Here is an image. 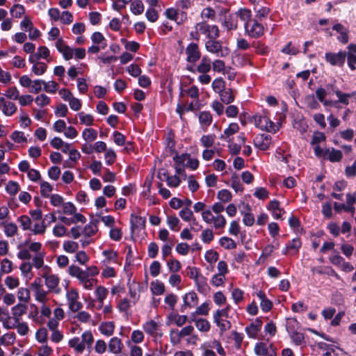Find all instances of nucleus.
I'll use <instances>...</instances> for the list:
<instances>
[{
	"instance_id": "nucleus-1",
	"label": "nucleus",
	"mask_w": 356,
	"mask_h": 356,
	"mask_svg": "<svg viewBox=\"0 0 356 356\" xmlns=\"http://www.w3.org/2000/svg\"><path fill=\"white\" fill-rule=\"evenodd\" d=\"M218 38H209L205 42V49L207 51L214 54L217 56L226 57L229 54V49L227 47L222 49L221 42L217 40Z\"/></svg>"
},
{
	"instance_id": "nucleus-2",
	"label": "nucleus",
	"mask_w": 356,
	"mask_h": 356,
	"mask_svg": "<svg viewBox=\"0 0 356 356\" xmlns=\"http://www.w3.org/2000/svg\"><path fill=\"white\" fill-rule=\"evenodd\" d=\"M194 29L199 31L200 35H205L207 39L220 37L218 26L215 24L210 25L205 20L197 23Z\"/></svg>"
},
{
	"instance_id": "nucleus-3",
	"label": "nucleus",
	"mask_w": 356,
	"mask_h": 356,
	"mask_svg": "<svg viewBox=\"0 0 356 356\" xmlns=\"http://www.w3.org/2000/svg\"><path fill=\"white\" fill-rule=\"evenodd\" d=\"M244 29L245 33L252 38H259L264 33V27L257 19L245 22Z\"/></svg>"
},
{
	"instance_id": "nucleus-4",
	"label": "nucleus",
	"mask_w": 356,
	"mask_h": 356,
	"mask_svg": "<svg viewBox=\"0 0 356 356\" xmlns=\"http://www.w3.org/2000/svg\"><path fill=\"white\" fill-rule=\"evenodd\" d=\"M45 272L42 275L44 278L45 285L49 289V291H53L56 294L60 293V289L58 287L60 278L56 275H48L51 272V268L48 266H44Z\"/></svg>"
},
{
	"instance_id": "nucleus-5",
	"label": "nucleus",
	"mask_w": 356,
	"mask_h": 356,
	"mask_svg": "<svg viewBox=\"0 0 356 356\" xmlns=\"http://www.w3.org/2000/svg\"><path fill=\"white\" fill-rule=\"evenodd\" d=\"M346 58V51H339L338 53L326 52L325 60L332 66L343 67Z\"/></svg>"
},
{
	"instance_id": "nucleus-6",
	"label": "nucleus",
	"mask_w": 356,
	"mask_h": 356,
	"mask_svg": "<svg viewBox=\"0 0 356 356\" xmlns=\"http://www.w3.org/2000/svg\"><path fill=\"white\" fill-rule=\"evenodd\" d=\"M186 54L187 55L186 61L188 63H195L201 58V52L197 43L191 42L186 48Z\"/></svg>"
},
{
	"instance_id": "nucleus-7",
	"label": "nucleus",
	"mask_w": 356,
	"mask_h": 356,
	"mask_svg": "<svg viewBox=\"0 0 356 356\" xmlns=\"http://www.w3.org/2000/svg\"><path fill=\"white\" fill-rule=\"evenodd\" d=\"M272 137L270 135L262 134L256 136L253 140L254 145L261 151L268 150L271 143Z\"/></svg>"
},
{
	"instance_id": "nucleus-8",
	"label": "nucleus",
	"mask_w": 356,
	"mask_h": 356,
	"mask_svg": "<svg viewBox=\"0 0 356 356\" xmlns=\"http://www.w3.org/2000/svg\"><path fill=\"white\" fill-rule=\"evenodd\" d=\"M41 84L44 85V90L49 93H55L58 88V84L54 81H51L52 88H49V83L38 79L33 81L32 92L35 94L39 93L42 90Z\"/></svg>"
},
{
	"instance_id": "nucleus-9",
	"label": "nucleus",
	"mask_w": 356,
	"mask_h": 356,
	"mask_svg": "<svg viewBox=\"0 0 356 356\" xmlns=\"http://www.w3.org/2000/svg\"><path fill=\"white\" fill-rule=\"evenodd\" d=\"M302 247V241L300 238H295L289 241L282 250L284 255L294 254L298 253Z\"/></svg>"
},
{
	"instance_id": "nucleus-10",
	"label": "nucleus",
	"mask_w": 356,
	"mask_h": 356,
	"mask_svg": "<svg viewBox=\"0 0 356 356\" xmlns=\"http://www.w3.org/2000/svg\"><path fill=\"white\" fill-rule=\"evenodd\" d=\"M229 10L225 9L221 11V15L224 13L225 15L222 20V26L226 28L227 31L236 30L238 28V19L237 16L233 14L226 15Z\"/></svg>"
},
{
	"instance_id": "nucleus-11",
	"label": "nucleus",
	"mask_w": 356,
	"mask_h": 356,
	"mask_svg": "<svg viewBox=\"0 0 356 356\" xmlns=\"http://www.w3.org/2000/svg\"><path fill=\"white\" fill-rule=\"evenodd\" d=\"M263 322L260 318H257L254 322L245 327L248 336L252 339H256L258 332L261 330Z\"/></svg>"
},
{
	"instance_id": "nucleus-12",
	"label": "nucleus",
	"mask_w": 356,
	"mask_h": 356,
	"mask_svg": "<svg viewBox=\"0 0 356 356\" xmlns=\"http://www.w3.org/2000/svg\"><path fill=\"white\" fill-rule=\"evenodd\" d=\"M280 202L277 200H271L267 207V209L272 211V215L275 219H280L283 213H285L284 209L280 207Z\"/></svg>"
},
{
	"instance_id": "nucleus-13",
	"label": "nucleus",
	"mask_w": 356,
	"mask_h": 356,
	"mask_svg": "<svg viewBox=\"0 0 356 356\" xmlns=\"http://www.w3.org/2000/svg\"><path fill=\"white\" fill-rule=\"evenodd\" d=\"M72 215V218H67L65 216H59L58 219L66 225H70L71 224H76L79 222L85 223L86 221V217L80 213H74Z\"/></svg>"
},
{
	"instance_id": "nucleus-14",
	"label": "nucleus",
	"mask_w": 356,
	"mask_h": 356,
	"mask_svg": "<svg viewBox=\"0 0 356 356\" xmlns=\"http://www.w3.org/2000/svg\"><path fill=\"white\" fill-rule=\"evenodd\" d=\"M257 296L261 300L260 307L261 310L264 312H270L273 307V303L271 300L267 298L265 292L263 291H259L257 293Z\"/></svg>"
},
{
	"instance_id": "nucleus-15",
	"label": "nucleus",
	"mask_w": 356,
	"mask_h": 356,
	"mask_svg": "<svg viewBox=\"0 0 356 356\" xmlns=\"http://www.w3.org/2000/svg\"><path fill=\"white\" fill-rule=\"evenodd\" d=\"M124 345L120 339L114 337L108 342V350L110 352L118 354L120 353Z\"/></svg>"
},
{
	"instance_id": "nucleus-16",
	"label": "nucleus",
	"mask_w": 356,
	"mask_h": 356,
	"mask_svg": "<svg viewBox=\"0 0 356 356\" xmlns=\"http://www.w3.org/2000/svg\"><path fill=\"white\" fill-rule=\"evenodd\" d=\"M146 218L134 213L131 214V228L134 230L137 228L144 229L145 227Z\"/></svg>"
},
{
	"instance_id": "nucleus-17",
	"label": "nucleus",
	"mask_w": 356,
	"mask_h": 356,
	"mask_svg": "<svg viewBox=\"0 0 356 356\" xmlns=\"http://www.w3.org/2000/svg\"><path fill=\"white\" fill-rule=\"evenodd\" d=\"M195 282L197 286V290L200 293L206 294L209 291L210 287L207 283V279L202 275H200V278L196 279Z\"/></svg>"
},
{
	"instance_id": "nucleus-18",
	"label": "nucleus",
	"mask_w": 356,
	"mask_h": 356,
	"mask_svg": "<svg viewBox=\"0 0 356 356\" xmlns=\"http://www.w3.org/2000/svg\"><path fill=\"white\" fill-rule=\"evenodd\" d=\"M213 322L216 326L219 327L221 333H224L225 331L229 330L232 327V323L227 319H223L222 317H218L213 316Z\"/></svg>"
},
{
	"instance_id": "nucleus-19",
	"label": "nucleus",
	"mask_w": 356,
	"mask_h": 356,
	"mask_svg": "<svg viewBox=\"0 0 356 356\" xmlns=\"http://www.w3.org/2000/svg\"><path fill=\"white\" fill-rule=\"evenodd\" d=\"M160 325L154 320H149L143 325L144 331L149 335L154 337Z\"/></svg>"
},
{
	"instance_id": "nucleus-20",
	"label": "nucleus",
	"mask_w": 356,
	"mask_h": 356,
	"mask_svg": "<svg viewBox=\"0 0 356 356\" xmlns=\"http://www.w3.org/2000/svg\"><path fill=\"white\" fill-rule=\"evenodd\" d=\"M99 223L98 220H93L92 221L90 222L88 224H87L83 230V234L87 236L90 237L93 235H95L97 232L98 231L97 228V224Z\"/></svg>"
},
{
	"instance_id": "nucleus-21",
	"label": "nucleus",
	"mask_w": 356,
	"mask_h": 356,
	"mask_svg": "<svg viewBox=\"0 0 356 356\" xmlns=\"http://www.w3.org/2000/svg\"><path fill=\"white\" fill-rule=\"evenodd\" d=\"M179 216L186 222L191 221L193 225H197V221L193 216V211L189 208H184L179 212Z\"/></svg>"
},
{
	"instance_id": "nucleus-22",
	"label": "nucleus",
	"mask_w": 356,
	"mask_h": 356,
	"mask_svg": "<svg viewBox=\"0 0 356 356\" xmlns=\"http://www.w3.org/2000/svg\"><path fill=\"white\" fill-rule=\"evenodd\" d=\"M175 134L174 131L170 129L165 136V143H166V147L169 149L170 152L171 154L175 153Z\"/></svg>"
},
{
	"instance_id": "nucleus-23",
	"label": "nucleus",
	"mask_w": 356,
	"mask_h": 356,
	"mask_svg": "<svg viewBox=\"0 0 356 356\" xmlns=\"http://www.w3.org/2000/svg\"><path fill=\"white\" fill-rule=\"evenodd\" d=\"M218 94L221 101L225 104H229L234 100V96L231 88H225Z\"/></svg>"
},
{
	"instance_id": "nucleus-24",
	"label": "nucleus",
	"mask_w": 356,
	"mask_h": 356,
	"mask_svg": "<svg viewBox=\"0 0 356 356\" xmlns=\"http://www.w3.org/2000/svg\"><path fill=\"white\" fill-rule=\"evenodd\" d=\"M115 325L112 321L104 322L100 325L99 330L102 334L107 337L113 335L114 332Z\"/></svg>"
},
{
	"instance_id": "nucleus-25",
	"label": "nucleus",
	"mask_w": 356,
	"mask_h": 356,
	"mask_svg": "<svg viewBox=\"0 0 356 356\" xmlns=\"http://www.w3.org/2000/svg\"><path fill=\"white\" fill-rule=\"evenodd\" d=\"M150 289L153 295L159 296L164 293L165 286L163 282L159 280L152 281Z\"/></svg>"
},
{
	"instance_id": "nucleus-26",
	"label": "nucleus",
	"mask_w": 356,
	"mask_h": 356,
	"mask_svg": "<svg viewBox=\"0 0 356 356\" xmlns=\"http://www.w3.org/2000/svg\"><path fill=\"white\" fill-rule=\"evenodd\" d=\"M328 153L329 155L327 159L332 163L339 162L343 159V154L341 150L332 147L331 151Z\"/></svg>"
},
{
	"instance_id": "nucleus-27",
	"label": "nucleus",
	"mask_w": 356,
	"mask_h": 356,
	"mask_svg": "<svg viewBox=\"0 0 356 356\" xmlns=\"http://www.w3.org/2000/svg\"><path fill=\"white\" fill-rule=\"evenodd\" d=\"M239 126L237 123H230L227 129L224 130V134L220 136V139H225V137H229L238 131Z\"/></svg>"
},
{
	"instance_id": "nucleus-28",
	"label": "nucleus",
	"mask_w": 356,
	"mask_h": 356,
	"mask_svg": "<svg viewBox=\"0 0 356 356\" xmlns=\"http://www.w3.org/2000/svg\"><path fill=\"white\" fill-rule=\"evenodd\" d=\"M236 16L239 17L241 21H244L245 22H250V20L253 19L252 18L251 10L245 8H240L236 13Z\"/></svg>"
},
{
	"instance_id": "nucleus-29",
	"label": "nucleus",
	"mask_w": 356,
	"mask_h": 356,
	"mask_svg": "<svg viewBox=\"0 0 356 356\" xmlns=\"http://www.w3.org/2000/svg\"><path fill=\"white\" fill-rule=\"evenodd\" d=\"M219 243L221 246L227 250H232L236 248V243L231 238L222 236L220 238Z\"/></svg>"
},
{
	"instance_id": "nucleus-30",
	"label": "nucleus",
	"mask_w": 356,
	"mask_h": 356,
	"mask_svg": "<svg viewBox=\"0 0 356 356\" xmlns=\"http://www.w3.org/2000/svg\"><path fill=\"white\" fill-rule=\"evenodd\" d=\"M195 326L200 332H207L210 330L211 325L208 320L202 318H197Z\"/></svg>"
},
{
	"instance_id": "nucleus-31",
	"label": "nucleus",
	"mask_w": 356,
	"mask_h": 356,
	"mask_svg": "<svg viewBox=\"0 0 356 356\" xmlns=\"http://www.w3.org/2000/svg\"><path fill=\"white\" fill-rule=\"evenodd\" d=\"M69 346L71 348H74L79 353H82L85 349L84 343L79 342V338L77 337H75L69 341Z\"/></svg>"
},
{
	"instance_id": "nucleus-32",
	"label": "nucleus",
	"mask_w": 356,
	"mask_h": 356,
	"mask_svg": "<svg viewBox=\"0 0 356 356\" xmlns=\"http://www.w3.org/2000/svg\"><path fill=\"white\" fill-rule=\"evenodd\" d=\"M268 348L264 342H258L255 344L254 351L258 356H266L268 355Z\"/></svg>"
},
{
	"instance_id": "nucleus-33",
	"label": "nucleus",
	"mask_w": 356,
	"mask_h": 356,
	"mask_svg": "<svg viewBox=\"0 0 356 356\" xmlns=\"http://www.w3.org/2000/svg\"><path fill=\"white\" fill-rule=\"evenodd\" d=\"M254 10L256 13L254 19H257L258 21H261L263 19L266 18L270 12V9L265 6H262L258 10L254 8Z\"/></svg>"
},
{
	"instance_id": "nucleus-34",
	"label": "nucleus",
	"mask_w": 356,
	"mask_h": 356,
	"mask_svg": "<svg viewBox=\"0 0 356 356\" xmlns=\"http://www.w3.org/2000/svg\"><path fill=\"white\" fill-rule=\"evenodd\" d=\"M82 136L85 140L93 141L97 137V132L92 128H86L82 133Z\"/></svg>"
},
{
	"instance_id": "nucleus-35",
	"label": "nucleus",
	"mask_w": 356,
	"mask_h": 356,
	"mask_svg": "<svg viewBox=\"0 0 356 356\" xmlns=\"http://www.w3.org/2000/svg\"><path fill=\"white\" fill-rule=\"evenodd\" d=\"M131 10L136 15H140L144 11V5L140 0H135L131 5Z\"/></svg>"
},
{
	"instance_id": "nucleus-36",
	"label": "nucleus",
	"mask_w": 356,
	"mask_h": 356,
	"mask_svg": "<svg viewBox=\"0 0 356 356\" xmlns=\"http://www.w3.org/2000/svg\"><path fill=\"white\" fill-rule=\"evenodd\" d=\"M183 300L188 301L192 308L198 304V297L193 291L185 294L183 297Z\"/></svg>"
},
{
	"instance_id": "nucleus-37",
	"label": "nucleus",
	"mask_w": 356,
	"mask_h": 356,
	"mask_svg": "<svg viewBox=\"0 0 356 356\" xmlns=\"http://www.w3.org/2000/svg\"><path fill=\"white\" fill-rule=\"evenodd\" d=\"M10 12L13 17L19 18L25 13V8L21 4H14L10 8Z\"/></svg>"
},
{
	"instance_id": "nucleus-38",
	"label": "nucleus",
	"mask_w": 356,
	"mask_h": 356,
	"mask_svg": "<svg viewBox=\"0 0 356 356\" xmlns=\"http://www.w3.org/2000/svg\"><path fill=\"white\" fill-rule=\"evenodd\" d=\"M200 122L207 127L209 126L212 122V116L209 111H202L199 115Z\"/></svg>"
},
{
	"instance_id": "nucleus-39",
	"label": "nucleus",
	"mask_w": 356,
	"mask_h": 356,
	"mask_svg": "<svg viewBox=\"0 0 356 356\" xmlns=\"http://www.w3.org/2000/svg\"><path fill=\"white\" fill-rule=\"evenodd\" d=\"M212 88L216 92H220L225 89V81L222 78H216L212 82Z\"/></svg>"
},
{
	"instance_id": "nucleus-40",
	"label": "nucleus",
	"mask_w": 356,
	"mask_h": 356,
	"mask_svg": "<svg viewBox=\"0 0 356 356\" xmlns=\"http://www.w3.org/2000/svg\"><path fill=\"white\" fill-rule=\"evenodd\" d=\"M215 138L216 136L214 134L204 135L200 138V143L202 146L209 148L213 145Z\"/></svg>"
},
{
	"instance_id": "nucleus-41",
	"label": "nucleus",
	"mask_w": 356,
	"mask_h": 356,
	"mask_svg": "<svg viewBox=\"0 0 356 356\" xmlns=\"http://www.w3.org/2000/svg\"><path fill=\"white\" fill-rule=\"evenodd\" d=\"M202 19L214 20L216 18V11L211 7L204 8L200 14Z\"/></svg>"
},
{
	"instance_id": "nucleus-42",
	"label": "nucleus",
	"mask_w": 356,
	"mask_h": 356,
	"mask_svg": "<svg viewBox=\"0 0 356 356\" xmlns=\"http://www.w3.org/2000/svg\"><path fill=\"white\" fill-rule=\"evenodd\" d=\"M27 306L24 304L18 303L12 308L13 316H22L26 312Z\"/></svg>"
},
{
	"instance_id": "nucleus-43",
	"label": "nucleus",
	"mask_w": 356,
	"mask_h": 356,
	"mask_svg": "<svg viewBox=\"0 0 356 356\" xmlns=\"http://www.w3.org/2000/svg\"><path fill=\"white\" fill-rule=\"evenodd\" d=\"M17 111V106L13 102H8L2 108L3 114L6 116L13 115Z\"/></svg>"
},
{
	"instance_id": "nucleus-44",
	"label": "nucleus",
	"mask_w": 356,
	"mask_h": 356,
	"mask_svg": "<svg viewBox=\"0 0 356 356\" xmlns=\"http://www.w3.org/2000/svg\"><path fill=\"white\" fill-rule=\"evenodd\" d=\"M281 52L284 54L295 56V55H297L300 52V51H299V49L297 47L292 46V42H289L281 49Z\"/></svg>"
},
{
	"instance_id": "nucleus-45",
	"label": "nucleus",
	"mask_w": 356,
	"mask_h": 356,
	"mask_svg": "<svg viewBox=\"0 0 356 356\" xmlns=\"http://www.w3.org/2000/svg\"><path fill=\"white\" fill-rule=\"evenodd\" d=\"M335 95L339 98L338 103H341L344 105H348L349 104V98H350L353 96V94L350 93H343L341 90H336Z\"/></svg>"
},
{
	"instance_id": "nucleus-46",
	"label": "nucleus",
	"mask_w": 356,
	"mask_h": 356,
	"mask_svg": "<svg viewBox=\"0 0 356 356\" xmlns=\"http://www.w3.org/2000/svg\"><path fill=\"white\" fill-rule=\"evenodd\" d=\"M47 69V65L42 62H38L36 64H34L32 67V72L35 75H42L43 74Z\"/></svg>"
},
{
	"instance_id": "nucleus-47",
	"label": "nucleus",
	"mask_w": 356,
	"mask_h": 356,
	"mask_svg": "<svg viewBox=\"0 0 356 356\" xmlns=\"http://www.w3.org/2000/svg\"><path fill=\"white\" fill-rule=\"evenodd\" d=\"M19 190V185L17 181H9L6 186V192L10 195H15Z\"/></svg>"
},
{
	"instance_id": "nucleus-48",
	"label": "nucleus",
	"mask_w": 356,
	"mask_h": 356,
	"mask_svg": "<svg viewBox=\"0 0 356 356\" xmlns=\"http://www.w3.org/2000/svg\"><path fill=\"white\" fill-rule=\"evenodd\" d=\"M79 245L75 241H67L63 243V249L69 253H74L77 251Z\"/></svg>"
},
{
	"instance_id": "nucleus-49",
	"label": "nucleus",
	"mask_w": 356,
	"mask_h": 356,
	"mask_svg": "<svg viewBox=\"0 0 356 356\" xmlns=\"http://www.w3.org/2000/svg\"><path fill=\"white\" fill-rule=\"evenodd\" d=\"M17 220L20 222L23 230L31 229V220L28 216L22 215L18 218Z\"/></svg>"
},
{
	"instance_id": "nucleus-50",
	"label": "nucleus",
	"mask_w": 356,
	"mask_h": 356,
	"mask_svg": "<svg viewBox=\"0 0 356 356\" xmlns=\"http://www.w3.org/2000/svg\"><path fill=\"white\" fill-rule=\"evenodd\" d=\"M204 258L208 263H215L219 259V254L215 250H209L206 252Z\"/></svg>"
},
{
	"instance_id": "nucleus-51",
	"label": "nucleus",
	"mask_w": 356,
	"mask_h": 356,
	"mask_svg": "<svg viewBox=\"0 0 356 356\" xmlns=\"http://www.w3.org/2000/svg\"><path fill=\"white\" fill-rule=\"evenodd\" d=\"M17 296H18V299L20 301H24L25 302H28L31 299L29 289H28L26 288L19 289L18 292H17Z\"/></svg>"
},
{
	"instance_id": "nucleus-52",
	"label": "nucleus",
	"mask_w": 356,
	"mask_h": 356,
	"mask_svg": "<svg viewBox=\"0 0 356 356\" xmlns=\"http://www.w3.org/2000/svg\"><path fill=\"white\" fill-rule=\"evenodd\" d=\"M17 232V227L13 222H10L4 225V232L7 236L11 237L16 234Z\"/></svg>"
},
{
	"instance_id": "nucleus-53",
	"label": "nucleus",
	"mask_w": 356,
	"mask_h": 356,
	"mask_svg": "<svg viewBox=\"0 0 356 356\" xmlns=\"http://www.w3.org/2000/svg\"><path fill=\"white\" fill-rule=\"evenodd\" d=\"M217 197L223 202H228L232 200V193L229 190L222 189L218 191Z\"/></svg>"
},
{
	"instance_id": "nucleus-54",
	"label": "nucleus",
	"mask_w": 356,
	"mask_h": 356,
	"mask_svg": "<svg viewBox=\"0 0 356 356\" xmlns=\"http://www.w3.org/2000/svg\"><path fill=\"white\" fill-rule=\"evenodd\" d=\"M53 187L47 181H42L40 184V193L44 197H49V193L52 191Z\"/></svg>"
},
{
	"instance_id": "nucleus-55",
	"label": "nucleus",
	"mask_w": 356,
	"mask_h": 356,
	"mask_svg": "<svg viewBox=\"0 0 356 356\" xmlns=\"http://www.w3.org/2000/svg\"><path fill=\"white\" fill-rule=\"evenodd\" d=\"M48 292L44 291L42 288L35 291V300L41 303H45L47 300V296Z\"/></svg>"
},
{
	"instance_id": "nucleus-56",
	"label": "nucleus",
	"mask_w": 356,
	"mask_h": 356,
	"mask_svg": "<svg viewBox=\"0 0 356 356\" xmlns=\"http://www.w3.org/2000/svg\"><path fill=\"white\" fill-rule=\"evenodd\" d=\"M298 322L296 318H288L286 323V330L288 332L289 334H291L297 330V325Z\"/></svg>"
},
{
	"instance_id": "nucleus-57",
	"label": "nucleus",
	"mask_w": 356,
	"mask_h": 356,
	"mask_svg": "<svg viewBox=\"0 0 356 356\" xmlns=\"http://www.w3.org/2000/svg\"><path fill=\"white\" fill-rule=\"evenodd\" d=\"M325 139L326 137L324 133L321 131H315L312 136L311 145H318L320 143L325 141Z\"/></svg>"
},
{
	"instance_id": "nucleus-58",
	"label": "nucleus",
	"mask_w": 356,
	"mask_h": 356,
	"mask_svg": "<svg viewBox=\"0 0 356 356\" xmlns=\"http://www.w3.org/2000/svg\"><path fill=\"white\" fill-rule=\"evenodd\" d=\"M82 341L88 348L90 347L93 343L94 339L91 331H85L81 335Z\"/></svg>"
},
{
	"instance_id": "nucleus-59",
	"label": "nucleus",
	"mask_w": 356,
	"mask_h": 356,
	"mask_svg": "<svg viewBox=\"0 0 356 356\" xmlns=\"http://www.w3.org/2000/svg\"><path fill=\"white\" fill-rule=\"evenodd\" d=\"M113 142L118 146L125 145L126 138L121 132L115 131L113 134Z\"/></svg>"
},
{
	"instance_id": "nucleus-60",
	"label": "nucleus",
	"mask_w": 356,
	"mask_h": 356,
	"mask_svg": "<svg viewBox=\"0 0 356 356\" xmlns=\"http://www.w3.org/2000/svg\"><path fill=\"white\" fill-rule=\"evenodd\" d=\"M95 293L97 300L99 302H103L108 294V290L103 286H99Z\"/></svg>"
},
{
	"instance_id": "nucleus-61",
	"label": "nucleus",
	"mask_w": 356,
	"mask_h": 356,
	"mask_svg": "<svg viewBox=\"0 0 356 356\" xmlns=\"http://www.w3.org/2000/svg\"><path fill=\"white\" fill-rule=\"evenodd\" d=\"M201 238L204 243H210L214 238L213 231L209 229H206L202 231Z\"/></svg>"
},
{
	"instance_id": "nucleus-62",
	"label": "nucleus",
	"mask_w": 356,
	"mask_h": 356,
	"mask_svg": "<svg viewBox=\"0 0 356 356\" xmlns=\"http://www.w3.org/2000/svg\"><path fill=\"white\" fill-rule=\"evenodd\" d=\"M79 119L81 124L90 126L93 124L94 118L90 114H85L83 112L79 113Z\"/></svg>"
},
{
	"instance_id": "nucleus-63",
	"label": "nucleus",
	"mask_w": 356,
	"mask_h": 356,
	"mask_svg": "<svg viewBox=\"0 0 356 356\" xmlns=\"http://www.w3.org/2000/svg\"><path fill=\"white\" fill-rule=\"evenodd\" d=\"M168 267L169 270L172 273L179 272L181 268V263L177 259H170L168 261Z\"/></svg>"
},
{
	"instance_id": "nucleus-64",
	"label": "nucleus",
	"mask_w": 356,
	"mask_h": 356,
	"mask_svg": "<svg viewBox=\"0 0 356 356\" xmlns=\"http://www.w3.org/2000/svg\"><path fill=\"white\" fill-rule=\"evenodd\" d=\"M104 156L106 164L111 165L115 163L117 155L113 149H109L106 151Z\"/></svg>"
}]
</instances>
